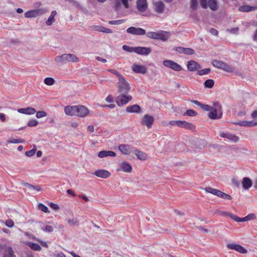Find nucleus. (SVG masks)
Listing matches in <instances>:
<instances>
[{"mask_svg": "<svg viewBox=\"0 0 257 257\" xmlns=\"http://www.w3.org/2000/svg\"><path fill=\"white\" fill-rule=\"evenodd\" d=\"M36 151L35 149H32L30 151H26L25 152V155L28 157H32L34 155Z\"/></svg>", "mask_w": 257, "mask_h": 257, "instance_id": "51", "label": "nucleus"}, {"mask_svg": "<svg viewBox=\"0 0 257 257\" xmlns=\"http://www.w3.org/2000/svg\"><path fill=\"white\" fill-rule=\"evenodd\" d=\"M193 49L189 48H185L184 54L186 55H192L194 54Z\"/></svg>", "mask_w": 257, "mask_h": 257, "instance_id": "49", "label": "nucleus"}, {"mask_svg": "<svg viewBox=\"0 0 257 257\" xmlns=\"http://www.w3.org/2000/svg\"><path fill=\"white\" fill-rule=\"evenodd\" d=\"M135 154L140 160H145L147 158V155L145 153L138 150L135 151Z\"/></svg>", "mask_w": 257, "mask_h": 257, "instance_id": "31", "label": "nucleus"}, {"mask_svg": "<svg viewBox=\"0 0 257 257\" xmlns=\"http://www.w3.org/2000/svg\"><path fill=\"white\" fill-rule=\"evenodd\" d=\"M126 32L128 34L137 36H143L146 34V31L141 28L131 27L126 29Z\"/></svg>", "mask_w": 257, "mask_h": 257, "instance_id": "8", "label": "nucleus"}, {"mask_svg": "<svg viewBox=\"0 0 257 257\" xmlns=\"http://www.w3.org/2000/svg\"><path fill=\"white\" fill-rule=\"evenodd\" d=\"M132 96L128 95L127 93H120L115 98V101L119 106L127 104L132 100Z\"/></svg>", "mask_w": 257, "mask_h": 257, "instance_id": "5", "label": "nucleus"}, {"mask_svg": "<svg viewBox=\"0 0 257 257\" xmlns=\"http://www.w3.org/2000/svg\"><path fill=\"white\" fill-rule=\"evenodd\" d=\"M211 71V69L210 68H205L200 70H199L197 72V74L199 75H203L205 74H207L210 73Z\"/></svg>", "mask_w": 257, "mask_h": 257, "instance_id": "42", "label": "nucleus"}, {"mask_svg": "<svg viewBox=\"0 0 257 257\" xmlns=\"http://www.w3.org/2000/svg\"><path fill=\"white\" fill-rule=\"evenodd\" d=\"M68 224L71 225H78L79 220L77 218H73L68 220Z\"/></svg>", "mask_w": 257, "mask_h": 257, "instance_id": "38", "label": "nucleus"}, {"mask_svg": "<svg viewBox=\"0 0 257 257\" xmlns=\"http://www.w3.org/2000/svg\"><path fill=\"white\" fill-rule=\"evenodd\" d=\"M175 50L179 53H183L184 52L185 48L182 47H177L175 48Z\"/></svg>", "mask_w": 257, "mask_h": 257, "instance_id": "62", "label": "nucleus"}, {"mask_svg": "<svg viewBox=\"0 0 257 257\" xmlns=\"http://www.w3.org/2000/svg\"><path fill=\"white\" fill-rule=\"evenodd\" d=\"M120 170L126 173H131L132 171V167L129 163L123 162L120 164V168L117 169V171Z\"/></svg>", "mask_w": 257, "mask_h": 257, "instance_id": "19", "label": "nucleus"}, {"mask_svg": "<svg viewBox=\"0 0 257 257\" xmlns=\"http://www.w3.org/2000/svg\"><path fill=\"white\" fill-rule=\"evenodd\" d=\"M124 22L123 20H118L115 21H110L108 22V23L110 25H119Z\"/></svg>", "mask_w": 257, "mask_h": 257, "instance_id": "53", "label": "nucleus"}, {"mask_svg": "<svg viewBox=\"0 0 257 257\" xmlns=\"http://www.w3.org/2000/svg\"><path fill=\"white\" fill-rule=\"evenodd\" d=\"M212 64L214 67L222 69L227 72H231L233 71V69L231 67L221 61L214 60L212 61Z\"/></svg>", "mask_w": 257, "mask_h": 257, "instance_id": "6", "label": "nucleus"}, {"mask_svg": "<svg viewBox=\"0 0 257 257\" xmlns=\"http://www.w3.org/2000/svg\"><path fill=\"white\" fill-rule=\"evenodd\" d=\"M205 190L207 193H211L224 199L230 200L232 199V197L229 194H226L220 190L213 189L210 187H206L205 188Z\"/></svg>", "mask_w": 257, "mask_h": 257, "instance_id": "4", "label": "nucleus"}, {"mask_svg": "<svg viewBox=\"0 0 257 257\" xmlns=\"http://www.w3.org/2000/svg\"><path fill=\"white\" fill-rule=\"evenodd\" d=\"M55 61L57 63H66L68 62H78V58L72 54H64L61 55L57 56Z\"/></svg>", "mask_w": 257, "mask_h": 257, "instance_id": "2", "label": "nucleus"}, {"mask_svg": "<svg viewBox=\"0 0 257 257\" xmlns=\"http://www.w3.org/2000/svg\"><path fill=\"white\" fill-rule=\"evenodd\" d=\"M126 111L129 113H139L141 112V108L138 104L128 106L126 108Z\"/></svg>", "mask_w": 257, "mask_h": 257, "instance_id": "21", "label": "nucleus"}, {"mask_svg": "<svg viewBox=\"0 0 257 257\" xmlns=\"http://www.w3.org/2000/svg\"><path fill=\"white\" fill-rule=\"evenodd\" d=\"M257 10V7H252L250 6H243L238 8V11L242 12H249Z\"/></svg>", "mask_w": 257, "mask_h": 257, "instance_id": "28", "label": "nucleus"}, {"mask_svg": "<svg viewBox=\"0 0 257 257\" xmlns=\"http://www.w3.org/2000/svg\"><path fill=\"white\" fill-rule=\"evenodd\" d=\"M38 208L39 210L44 212L45 213H49V212L48 208L42 203H40L39 204Z\"/></svg>", "mask_w": 257, "mask_h": 257, "instance_id": "44", "label": "nucleus"}, {"mask_svg": "<svg viewBox=\"0 0 257 257\" xmlns=\"http://www.w3.org/2000/svg\"><path fill=\"white\" fill-rule=\"evenodd\" d=\"M233 220L237 222L238 220L239 219V217H238L237 215L233 214L232 213H230V215L229 216Z\"/></svg>", "mask_w": 257, "mask_h": 257, "instance_id": "63", "label": "nucleus"}, {"mask_svg": "<svg viewBox=\"0 0 257 257\" xmlns=\"http://www.w3.org/2000/svg\"><path fill=\"white\" fill-rule=\"evenodd\" d=\"M152 52L150 48L145 47H136L135 53L142 55H148Z\"/></svg>", "mask_w": 257, "mask_h": 257, "instance_id": "13", "label": "nucleus"}, {"mask_svg": "<svg viewBox=\"0 0 257 257\" xmlns=\"http://www.w3.org/2000/svg\"><path fill=\"white\" fill-rule=\"evenodd\" d=\"M55 18L52 16H50L46 23L47 26H51L53 22L55 21Z\"/></svg>", "mask_w": 257, "mask_h": 257, "instance_id": "60", "label": "nucleus"}, {"mask_svg": "<svg viewBox=\"0 0 257 257\" xmlns=\"http://www.w3.org/2000/svg\"><path fill=\"white\" fill-rule=\"evenodd\" d=\"M41 228L44 231L48 232H51L54 230L53 227L50 225H46L44 229L43 228V227H41Z\"/></svg>", "mask_w": 257, "mask_h": 257, "instance_id": "58", "label": "nucleus"}, {"mask_svg": "<svg viewBox=\"0 0 257 257\" xmlns=\"http://www.w3.org/2000/svg\"><path fill=\"white\" fill-rule=\"evenodd\" d=\"M36 11L37 16H39L47 13L48 11V9L47 8H41L36 10Z\"/></svg>", "mask_w": 257, "mask_h": 257, "instance_id": "45", "label": "nucleus"}, {"mask_svg": "<svg viewBox=\"0 0 257 257\" xmlns=\"http://www.w3.org/2000/svg\"><path fill=\"white\" fill-rule=\"evenodd\" d=\"M229 249L235 250L241 253H247V250L240 245L236 243H228L226 245Z\"/></svg>", "mask_w": 257, "mask_h": 257, "instance_id": "11", "label": "nucleus"}, {"mask_svg": "<svg viewBox=\"0 0 257 257\" xmlns=\"http://www.w3.org/2000/svg\"><path fill=\"white\" fill-rule=\"evenodd\" d=\"M197 112L193 109H188L184 114V115H187L189 116H195L197 115Z\"/></svg>", "mask_w": 257, "mask_h": 257, "instance_id": "41", "label": "nucleus"}, {"mask_svg": "<svg viewBox=\"0 0 257 257\" xmlns=\"http://www.w3.org/2000/svg\"><path fill=\"white\" fill-rule=\"evenodd\" d=\"M137 8L138 10L141 12L146 11L148 9V3L147 0H137Z\"/></svg>", "mask_w": 257, "mask_h": 257, "instance_id": "14", "label": "nucleus"}, {"mask_svg": "<svg viewBox=\"0 0 257 257\" xmlns=\"http://www.w3.org/2000/svg\"><path fill=\"white\" fill-rule=\"evenodd\" d=\"M181 120H171L169 122V124L172 126H177L180 127Z\"/></svg>", "mask_w": 257, "mask_h": 257, "instance_id": "50", "label": "nucleus"}, {"mask_svg": "<svg viewBox=\"0 0 257 257\" xmlns=\"http://www.w3.org/2000/svg\"><path fill=\"white\" fill-rule=\"evenodd\" d=\"M169 32L164 31H157V40H161L162 41H166L170 36Z\"/></svg>", "mask_w": 257, "mask_h": 257, "instance_id": "15", "label": "nucleus"}, {"mask_svg": "<svg viewBox=\"0 0 257 257\" xmlns=\"http://www.w3.org/2000/svg\"><path fill=\"white\" fill-rule=\"evenodd\" d=\"M122 49L127 52H135L136 47H132L127 45H123Z\"/></svg>", "mask_w": 257, "mask_h": 257, "instance_id": "40", "label": "nucleus"}, {"mask_svg": "<svg viewBox=\"0 0 257 257\" xmlns=\"http://www.w3.org/2000/svg\"><path fill=\"white\" fill-rule=\"evenodd\" d=\"M180 127L188 129L192 131H195V126L192 123H189L185 121H181L180 123Z\"/></svg>", "mask_w": 257, "mask_h": 257, "instance_id": "26", "label": "nucleus"}, {"mask_svg": "<svg viewBox=\"0 0 257 257\" xmlns=\"http://www.w3.org/2000/svg\"><path fill=\"white\" fill-rule=\"evenodd\" d=\"M208 116L209 118L212 119H217L222 117V107L219 104V102H215L213 103V105L209 112Z\"/></svg>", "mask_w": 257, "mask_h": 257, "instance_id": "1", "label": "nucleus"}, {"mask_svg": "<svg viewBox=\"0 0 257 257\" xmlns=\"http://www.w3.org/2000/svg\"><path fill=\"white\" fill-rule=\"evenodd\" d=\"M93 175L102 178H107L110 176V173L105 170H97L95 171Z\"/></svg>", "mask_w": 257, "mask_h": 257, "instance_id": "18", "label": "nucleus"}, {"mask_svg": "<svg viewBox=\"0 0 257 257\" xmlns=\"http://www.w3.org/2000/svg\"><path fill=\"white\" fill-rule=\"evenodd\" d=\"M18 111L19 113L26 114H33L36 112L35 108L30 107H27L26 108H19L18 109Z\"/></svg>", "mask_w": 257, "mask_h": 257, "instance_id": "24", "label": "nucleus"}, {"mask_svg": "<svg viewBox=\"0 0 257 257\" xmlns=\"http://www.w3.org/2000/svg\"><path fill=\"white\" fill-rule=\"evenodd\" d=\"M118 149L124 155L128 154L130 152V146L127 145H120L118 147Z\"/></svg>", "mask_w": 257, "mask_h": 257, "instance_id": "30", "label": "nucleus"}, {"mask_svg": "<svg viewBox=\"0 0 257 257\" xmlns=\"http://www.w3.org/2000/svg\"><path fill=\"white\" fill-rule=\"evenodd\" d=\"M107 71L115 75H116L118 79L119 78H120V77H122V76L118 72H117L116 70L115 69H108Z\"/></svg>", "mask_w": 257, "mask_h": 257, "instance_id": "54", "label": "nucleus"}, {"mask_svg": "<svg viewBox=\"0 0 257 257\" xmlns=\"http://www.w3.org/2000/svg\"><path fill=\"white\" fill-rule=\"evenodd\" d=\"M38 122L37 120L35 119H32L29 121L28 125L30 127H33L36 126L38 124Z\"/></svg>", "mask_w": 257, "mask_h": 257, "instance_id": "52", "label": "nucleus"}, {"mask_svg": "<svg viewBox=\"0 0 257 257\" xmlns=\"http://www.w3.org/2000/svg\"><path fill=\"white\" fill-rule=\"evenodd\" d=\"M96 30L101 32L105 33H112V31L111 29L106 28L102 26H97L96 28Z\"/></svg>", "mask_w": 257, "mask_h": 257, "instance_id": "34", "label": "nucleus"}, {"mask_svg": "<svg viewBox=\"0 0 257 257\" xmlns=\"http://www.w3.org/2000/svg\"><path fill=\"white\" fill-rule=\"evenodd\" d=\"M163 64L165 66H166L167 67L171 68L172 69H173L174 70H175L177 71H180L182 69V67L180 65H179L175 62L172 61V60H164L163 62Z\"/></svg>", "mask_w": 257, "mask_h": 257, "instance_id": "9", "label": "nucleus"}, {"mask_svg": "<svg viewBox=\"0 0 257 257\" xmlns=\"http://www.w3.org/2000/svg\"><path fill=\"white\" fill-rule=\"evenodd\" d=\"M25 17L28 18L38 17L36 10L27 11L25 13Z\"/></svg>", "mask_w": 257, "mask_h": 257, "instance_id": "33", "label": "nucleus"}, {"mask_svg": "<svg viewBox=\"0 0 257 257\" xmlns=\"http://www.w3.org/2000/svg\"><path fill=\"white\" fill-rule=\"evenodd\" d=\"M199 2L200 5L202 8L206 9L208 8V2L207 0H199Z\"/></svg>", "mask_w": 257, "mask_h": 257, "instance_id": "55", "label": "nucleus"}, {"mask_svg": "<svg viewBox=\"0 0 257 257\" xmlns=\"http://www.w3.org/2000/svg\"><path fill=\"white\" fill-rule=\"evenodd\" d=\"M154 120L153 116L146 114L142 117L141 123L142 125L146 126L148 128H150L152 126Z\"/></svg>", "mask_w": 257, "mask_h": 257, "instance_id": "7", "label": "nucleus"}, {"mask_svg": "<svg viewBox=\"0 0 257 257\" xmlns=\"http://www.w3.org/2000/svg\"><path fill=\"white\" fill-rule=\"evenodd\" d=\"M118 88V92L120 93H128L131 89V86L129 83L125 80L124 78L122 76L118 79L117 83Z\"/></svg>", "mask_w": 257, "mask_h": 257, "instance_id": "3", "label": "nucleus"}, {"mask_svg": "<svg viewBox=\"0 0 257 257\" xmlns=\"http://www.w3.org/2000/svg\"><path fill=\"white\" fill-rule=\"evenodd\" d=\"M14 251L12 247H9L6 250V252L4 257H14Z\"/></svg>", "mask_w": 257, "mask_h": 257, "instance_id": "37", "label": "nucleus"}, {"mask_svg": "<svg viewBox=\"0 0 257 257\" xmlns=\"http://www.w3.org/2000/svg\"><path fill=\"white\" fill-rule=\"evenodd\" d=\"M234 123L237 125L248 127L247 121H241L234 122Z\"/></svg>", "mask_w": 257, "mask_h": 257, "instance_id": "57", "label": "nucleus"}, {"mask_svg": "<svg viewBox=\"0 0 257 257\" xmlns=\"http://www.w3.org/2000/svg\"><path fill=\"white\" fill-rule=\"evenodd\" d=\"M190 8L193 10L195 11L197 9L198 7V3L197 0H190Z\"/></svg>", "mask_w": 257, "mask_h": 257, "instance_id": "36", "label": "nucleus"}, {"mask_svg": "<svg viewBox=\"0 0 257 257\" xmlns=\"http://www.w3.org/2000/svg\"><path fill=\"white\" fill-rule=\"evenodd\" d=\"M27 245L34 250L40 251L41 249V247L40 245L36 243L29 242H28Z\"/></svg>", "mask_w": 257, "mask_h": 257, "instance_id": "32", "label": "nucleus"}, {"mask_svg": "<svg viewBox=\"0 0 257 257\" xmlns=\"http://www.w3.org/2000/svg\"><path fill=\"white\" fill-rule=\"evenodd\" d=\"M54 82V79L51 77H47L44 79V83L47 85H52Z\"/></svg>", "mask_w": 257, "mask_h": 257, "instance_id": "43", "label": "nucleus"}, {"mask_svg": "<svg viewBox=\"0 0 257 257\" xmlns=\"http://www.w3.org/2000/svg\"><path fill=\"white\" fill-rule=\"evenodd\" d=\"M50 206L51 208H52L54 210H58L59 209V206L58 204L54 203H50Z\"/></svg>", "mask_w": 257, "mask_h": 257, "instance_id": "61", "label": "nucleus"}, {"mask_svg": "<svg viewBox=\"0 0 257 257\" xmlns=\"http://www.w3.org/2000/svg\"><path fill=\"white\" fill-rule=\"evenodd\" d=\"M209 32L211 34L214 36H217L218 34L217 30L214 28H211Z\"/></svg>", "mask_w": 257, "mask_h": 257, "instance_id": "64", "label": "nucleus"}, {"mask_svg": "<svg viewBox=\"0 0 257 257\" xmlns=\"http://www.w3.org/2000/svg\"><path fill=\"white\" fill-rule=\"evenodd\" d=\"M219 136L222 138H227L235 143L237 142L239 140V138L237 136L229 133L222 132L220 134Z\"/></svg>", "mask_w": 257, "mask_h": 257, "instance_id": "16", "label": "nucleus"}, {"mask_svg": "<svg viewBox=\"0 0 257 257\" xmlns=\"http://www.w3.org/2000/svg\"><path fill=\"white\" fill-rule=\"evenodd\" d=\"M245 217H246L245 219L247 221L255 219L256 218V215L254 213H250V214L247 215V216H246Z\"/></svg>", "mask_w": 257, "mask_h": 257, "instance_id": "56", "label": "nucleus"}, {"mask_svg": "<svg viewBox=\"0 0 257 257\" xmlns=\"http://www.w3.org/2000/svg\"><path fill=\"white\" fill-rule=\"evenodd\" d=\"M146 34L147 37L157 40V32H149L147 33H146Z\"/></svg>", "mask_w": 257, "mask_h": 257, "instance_id": "39", "label": "nucleus"}, {"mask_svg": "<svg viewBox=\"0 0 257 257\" xmlns=\"http://www.w3.org/2000/svg\"><path fill=\"white\" fill-rule=\"evenodd\" d=\"M132 69L136 73L144 74L147 72V68L143 65L134 64L132 66Z\"/></svg>", "mask_w": 257, "mask_h": 257, "instance_id": "17", "label": "nucleus"}, {"mask_svg": "<svg viewBox=\"0 0 257 257\" xmlns=\"http://www.w3.org/2000/svg\"><path fill=\"white\" fill-rule=\"evenodd\" d=\"M191 102L199 106L202 108V109L206 111H210L212 107L207 104H203L197 100H191Z\"/></svg>", "mask_w": 257, "mask_h": 257, "instance_id": "27", "label": "nucleus"}, {"mask_svg": "<svg viewBox=\"0 0 257 257\" xmlns=\"http://www.w3.org/2000/svg\"><path fill=\"white\" fill-rule=\"evenodd\" d=\"M25 141L24 140L16 139H14L13 140H9L7 141L8 143H9V144H11V143H13V144L23 143Z\"/></svg>", "mask_w": 257, "mask_h": 257, "instance_id": "46", "label": "nucleus"}, {"mask_svg": "<svg viewBox=\"0 0 257 257\" xmlns=\"http://www.w3.org/2000/svg\"><path fill=\"white\" fill-rule=\"evenodd\" d=\"M26 185L27 186H28L29 188V189H30L36 190L38 191H40L41 190V188L39 186H34V185H31V184H30L28 183H27L26 184Z\"/></svg>", "mask_w": 257, "mask_h": 257, "instance_id": "47", "label": "nucleus"}, {"mask_svg": "<svg viewBox=\"0 0 257 257\" xmlns=\"http://www.w3.org/2000/svg\"><path fill=\"white\" fill-rule=\"evenodd\" d=\"M214 84V82L212 79H207L204 83V86L209 88L213 87Z\"/></svg>", "mask_w": 257, "mask_h": 257, "instance_id": "35", "label": "nucleus"}, {"mask_svg": "<svg viewBox=\"0 0 257 257\" xmlns=\"http://www.w3.org/2000/svg\"><path fill=\"white\" fill-rule=\"evenodd\" d=\"M76 105L74 106H66L64 108V111L66 114L68 115H76Z\"/></svg>", "mask_w": 257, "mask_h": 257, "instance_id": "22", "label": "nucleus"}, {"mask_svg": "<svg viewBox=\"0 0 257 257\" xmlns=\"http://www.w3.org/2000/svg\"><path fill=\"white\" fill-rule=\"evenodd\" d=\"M98 156L100 158L108 156L115 157L116 154L115 152L111 151H102L98 153Z\"/></svg>", "mask_w": 257, "mask_h": 257, "instance_id": "23", "label": "nucleus"}, {"mask_svg": "<svg viewBox=\"0 0 257 257\" xmlns=\"http://www.w3.org/2000/svg\"><path fill=\"white\" fill-rule=\"evenodd\" d=\"M187 68L190 71H195V70L201 68V67L196 62L193 60H190L188 62Z\"/></svg>", "mask_w": 257, "mask_h": 257, "instance_id": "20", "label": "nucleus"}, {"mask_svg": "<svg viewBox=\"0 0 257 257\" xmlns=\"http://www.w3.org/2000/svg\"><path fill=\"white\" fill-rule=\"evenodd\" d=\"M47 116V113L44 111H38L36 113V117L38 118H40L43 117H45Z\"/></svg>", "mask_w": 257, "mask_h": 257, "instance_id": "48", "label": "nucleus"}, {"mask_svg": "<svg viewBox=\"0 0 257 257\" xmlns=\"http://www.w3.org/2000/svg\"><path fill=\"white\" fill-rule=\"evenodd\" d=\"M242 184L244 190H248L251 187L252 183L249 178L244 177L242 179Z\"/></svg>", "mask_w": 257, "mask_h": 257, "instance_id": "25", "label": "nucleus"}, {"mask_svg": "<svg viewBox=\"0 0 257 257\" xmlns=\"http://www.w3.org/2000/svg\"><path fill=\"white\" fill-rule=\"evenodd\" d=\"M207 5L208 7L213 11H216L218 9L217 0H208Z\"/></svg>", "mask_w": 257, "mask_h": 257, "instance_id": "29", "label": "nucleus"}, {"mask_svg": "<svg viewBox=\"0 0 257 257\" xmlns=\"http://www.w3.org/2000/svg\"><path fill=\"white\" fill-rule=\"evenodd\" d=\"M153 5L154 6V10L156 13L159 14H161L164 13L165 9V5L163 2H153Z\"/></svg>", "mask_w": 257, "mask_h": 257, "instance_id": "12", "label": "nucleus"}, {"mask_svg": "<svg viewBox=\"0 0 257 257\" xmlns=\"http://www.w3.org/2000/svg\"><path fill=\"white\" fill-rule=\"evenodd\" d=\"M5 224L8 227H12L14 225V222L12 220L9 219L6 221Z\"/></svg>", "mask_w": 257, "mask_h": 257, "instance_id": "59", "label": "nucleus"}, {"mask_svg": "<svg viewBox=\"0 0 257 257\" xmlns=\"http://www.w3.org/2000/svg\"><path fill=\"white\" fill-rule=\"evenodd\" d=\"M76 116L84 117L89 113L88 109L83 105H77L76 108Z\"/></svg>", "mask_w": 257, "mask_h": 257, "instance_id": "10", "label": "nucleus"}]
</instances>
